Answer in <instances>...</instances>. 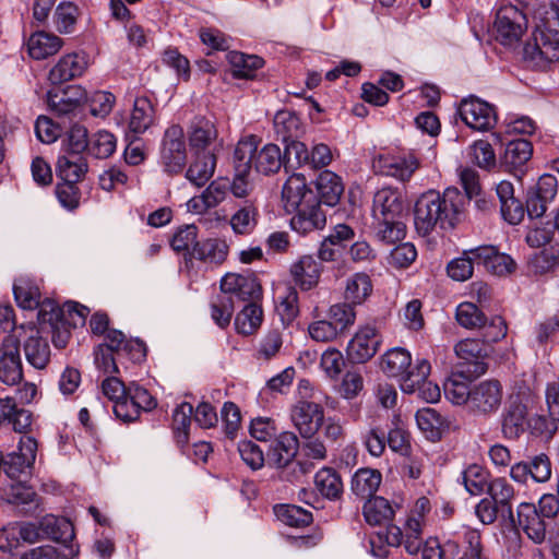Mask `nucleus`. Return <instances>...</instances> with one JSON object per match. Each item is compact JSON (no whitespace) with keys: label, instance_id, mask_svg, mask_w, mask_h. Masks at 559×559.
<instances>
[{"label":"nucleus","instance_id":"7","mask_svg":"<svg viewBox=\"0 0 559 559\" xmlns=\"http://www.w3.org/2000/svg\"><path fill=\"white\" fill-rule=\"evenodd\" d=\"M503 399V388L498 380H484L472 385L468 412L488 417L498 412Z\"/></svg>","mask_w":559,"mask_h":559},{"label":"nucleus","instance_id":"27","mask_svg":"<svg viewBox=\"0 0 559 559\" xmlns=\"http://www.w3.org/2000/svg\"><path fill=\"white\" fill-rule=\"evenodd\" d=\"M87 67L86 60L79 53L63 56L50 70L48 79L51 84L58 85L83 74Z\"/></svg>","mask_w":559,"mask_h":559},{"label":"nucleus","instance_id":"53","mask_svg":"<svg viewBox=\"0 0 559 559\" xmlns=\"http://www.w3.org/2000/svg\"><path fill=\"white\" fill-rule=\"evenodd\" d=\"M116 147V136L106 130H100L90 139L88 154L104 159L110 157L115 153Z\"/></svg>","mask_w":559,"mask_h":559},{"label":"nucleus","instance_id":"44","mask_svg":"<svg viewBox=\"0 0 559 559\" xmlns=\"http://www.w3.org/2000/svg\"><path fill=\"white\" fill-rule=\"evenodd\" d=\"M100 346L116 352L118 356L121 355V352H130L134 360H141L145 357L144 344L140 341L126 342L124 334L118 330L107 331L106 343Z\"/></svg>","mask_w":559,"mask_h":559},{"label":"nucleus","instance_id":"61","mask_svg":"<svg viewBox=\"0 0 559 559\" xmlns=\"http://www.w3.org/2000/svg\"><path fill=\"white\" fill-rule=\"evenodd\" d=\"M285 143V152L283 154L285 164L296 167L302 164H308L310 154L307 146L296 140V138L289 139Z\"/></svg>","mask_w":559,"mask_h":559},{"label":"nucleus","instance_id":"13","mask_svg":"<svg viewBox=\"0 0 559 559\" xmlns=\"http://www.w3.org/2000/svg\"><path fill=\"white\" fill-rule=\"evenodd\" d=\"M523 530L527 537L535 544H543L551 522L537 512V507L531 502H521L516 509V521L513 523Z\"/></svg>","mask_w":559,"mask_h":559},{"label":"nucleus","instance_id":"17","mask_svg":"<svg viewBox=\"0 0 559 559\" xmlns=\"http://www.w3.org/2000/svg\"><path fill=\"white\" fill-rule=\"evenodd\" d=\"M527 406L521 394L509 396L501 415V431L510 440L519 439L527 426Z\"/></svg>","mask_w":559,"mask_h":559},{"label":"nucleus","instance_id":"45","mask_svg":"<svg viewBox=\"0 0 559 559\" xmlns=\"http://www.w3.org/2000/svg\"><path fill=\"white\" fill-rule=\"evenodd\" d=\"M154 114V107L148 98H136L130 118V130L135 134L145 132L153 124Z\"/></svg>","mask_w":559,"mask_h":559},{"label":"nucleus","instance_id":"26","mask_svg":"<svg viewBox=\"0 0 559 559\" xmlns=\"http://www.w3.org/2000/svg\"><path fill=\"white\" fill-rule=\"evenodd\" d=\"M418 160L409 156H380L377 162L378 171L401 181L408 180L418 168Z\"/></svg>","mask_w":559,"mask_h":559},{"label":"nucleus","instance_id":"57","mask_svg":"<svg viewBox=\"0 0 559 559\" xmlns=\"http://www.w3.org/2000/svg\"><path fill=\"white\" fill-rule=\"evenodd\" d=\"M228 225L239 235L248 234L255 225V209L252 205H246L234 213Z\"/></svg>","mask_w":559,"mask_h":559},{"label":"nucleus","instance_id":"16","mask_svg":"<svg viewBox=\"0 0 559 559\" xmlns=\"http://www.w3.org/2000/svg\"><path fill=\"white\" fill-rule=\"evenodd\" d=\"M290 418L300 436L311 439L323 425L324 412L320 404L301 400L293 406Z\"/></svg>","mask_w":559,"mask_h":559},{"label":"nucleus","instance_id":"34","mask_svg":"<svg viewBox=\"0 0 559 559\" xmlns=\"http://www.w3.org/2000/svg\"><path fill=\"white\" fill-rule=\"evenodd\" d=\"M56 168L62 181L78 183L87 173L88 165L82 155L66 153L59 156Z\"/></svg>","mask_w":559,"mask_h":559},{"label":"nucleus","instance_id":"56","mask_svg":"<svg viewBox=\"0 0 559 559\" xmlns=\"http://www.w3.org/2000/svg\"><path fill=\"white\" fill-rule=\"evenodd\" d=\"M192 412V405L187 402L181 403L174 411L173 428L177 435V440L179 443L188 442L189 436L187 429L190 426Z\"/></svg>","mask_w":559,"mask_h":559},{"label":"nucleus","instance_id":"42","mask_svg":"<svg viewBox=\"0 0 559 559\" xmlns=\"http://www.w3.org/2000/svg\"><path fill=\"white\" fill-rule=\"evenodd\" d=\"M365 520L370 525L389 523L394 516V509L383 497L368 499L362 508Z\"/></svg>","mask_w":559,"mask_h":559},{"label":"nucleus","instance_id":"49","mask_svg":"<svg viewBox=\"0 0 559 559\" xmlns=\"http://www.w3.org/2000/svg\"><path fill=\"white\" fill-rule=\"evenodd\" d=\"M326 319L336 328L343 336L355 323L356 311L348 302H340L331 306L326 312Z\"/></svg>","mask_w":559,"mask_h":559},{"label":"nucleus","instance_id":"2","mask_svg":"<svg viewBox=\"0 0 559 559\" xmlns=\"http://www.w3.org/2000/svg\"><path fill=\"white\" fill-rule=\"evenodd\" d=\"M259 141L255 135H247L238 143L234 152L235 170L240 175H249L253 168L262 175L277 173L285 164L281 148L276 144H265L258 151Z\"/></svg>","mask_w":559,"mask_h":559},{"label":"nucleus","instance_id":"41","mask_svg":"<svg viewBox=\"0 0 559 559\" xmlns=\"http://www.w3.org/2000/svg\"><path fill=\"white\" fill-rule=\"evenodd\" d=\"M61 46V38L45 32L33 34L27 43L29 56L36 60L46 59L57 53Z\"/></svg>","mask_w":559,"mask_h":559},{"label":"nucleus","instance_id":"1","mask_svg":"<svg viewBox=\"0 0 559 559\" xmlns=\"http://www.w3.org/2000/svg\"><path fill=\"white\" fill-rule=\"evenodd\" d=\"M464 204V197L457 188H447L443 193L429 190L415 203V228L421 236H427L436 227L453 228Z\"/></svg>","mask_w":559,"mask_h":559},{"label":"nucleus","instance_id":"40","mask_svg":"<svg viewBox=\"0 0 559 559\" xmlns=\"http://www.w3.org/2000/svg\"><path fill=\"white\" fill-rule=\"evenodd\" d=\"M189 145L192 156L209 157L210 121L206 117H195L190 126Z\"/></svg>","mask_w":559,"mask_h":559},{"label":"nucleus","instance_id":"50","mask_svg":"<svg viewBox=\"0 0 559 559\" xmlns=\"http://www.w3.org/2000/svg\"><path fill=\"white\" fill-rule=\"evenodd\" d=\"M418 428L426 433L430 440H437L441 436V428L444 425L443 417L431 407H424L416 413Z\"/></svg>","mask_w":559,"mask_h":559},{"label":"nucleus","instance_id":"47","mask_svg":"<svg viewBox=\"0 0 559 559\" xmlns=\"http://www.w3.org/2000/svg\"><path fill=\"white\" fill-rule=\"evenodd\" d=\"M316 488L328 499H337L343 492L340 475L330 467L321 468L314 476Z\"/></svg>","mask_w":559,"mask_h":559},{"label":"nucleus","instance_id":"36","mask_svg":"<svg viewBox=\"0 0 559 559\" xmlns=\"http://www.w3.org/2000/svg\"><path fill=\"white\" fill-rule=\"evenodd\" d=\"M533 153L532 143L525 139L510 141L502 156V164L509 171H521L522 167L531 159Z\"/></svg>","mask_w":559,"mask_h":559},{"label":"nucleus","instance_id":"37","mask_svg":"<svg viewBox=\"0 0 559 559\" xmlns=\"http://www.w3.org/2000/svg\"><path fill=\"white\" fill-rule=\"evenodd\" d=\"M1 498L8 503L22 506L25 512H32L38 507L36 492L24 483H15L3 487Z\"/></svg>","mask_w":559,"mask_h":559},{"label":"nucleus","instance_id":"21","mask_svg":"<svg viewBox=\"0 0 559 559\" xmlns=\"http://www.w3.org/2000/svg\"><path fill=\"white\" fill-rule=\"evenodd\" d=\"M20 330L26 335L24 341V355L27 362L36 369L45 368L50 359L48 342L40 335L36 326L21 325Z\"/></svg>","mask_w":559,"mask_h":559},{"label":"nucleus","instance_id":"22","mask_svg":"<svg viewBox=\"0 0 559 559\" xmlns=\"http://www.w3.org/2000/svg\"><path fill=\"white\" fill-rule=\"evenodd\" d=\"M473 257L478 259V264L495 275H506L514 270L515 263L512 258L501 253L493 246H479L471 249Z\"/></svg>","mask_w":559,"mask_h":559},{"label":"nucleus","instance_id":"12","mask_svg":"<svg viewBox=\"0 0 559 559\" xmlns=\"http://www.w3.org/2000/svg\"><path fill=\"white\" fill-rule=\"evenodd\" d=\"M510 477L522 485H526L528 479L538 484L547 483L551 477V461L545 453L528 456L511 466Z\"/></svg>","mask_w":559,"mask_h":559},{"label":"nucleus","instance_id":"63","mask_svg":"<svg viewBox=\"0 0 559 559\" xmlns=\"http://www.w3.org/2000/svg\"><path fill=\"white\" fill-rule=\"evenodd\" d=\"M471 155L477 166L489 169L496 166V154L491 144L485 140H478L469 147Z\"/></svg>","mask_w":559,"mask_h":559},{"label":"nucleus","instance_id":"24","mask_svg":"<svg viewBox=\"0 0 559 559\" xmlns=\"http://www.w3.org/2000/svg\"><path fill=\"white\" fill-rule=\"evenodd\" d=\"M496 193L500 202L502 218L510 225L520 224L525 215L522 202L514 197V187L510 181H501L496 187Z\"/></svg>","mask_w":559,"mask_h":559},{"label":"nucleus","instance_id":"20","mask_svg":"<svg viewBox=\"0 0 559 559\" xmlns=\"http://www.w3.org/2000/svg\"><path fill=\"white\" fill-rule=\"evenodd\" d=\"M37 441L29 436H23L19 442V452H13L3 457V472L11 478H17L21 474L31 469L36 460Z\"/></svg>","mask_w":559,"mask_h":559},{"label":"nucleus","instance_id":"4","mask_svg":"<svg viewBox=\"0 0 559 559\" xmlns=\"http://www.w3.org/2000/svg\"><path fill=\"white\" fill-rule=\"evenodd\" d=\"M523 56L537 68L559 59V8L552 7L546 12L533 39L524 45Z\"/></svg>","mask_w":559,"mask_h":559},{"label":"nucleus","instance_id":"58","mask_svg":"<svg viewBox=\"0 0 559 559\" xmlns=\"http://www.w3.org/2000/svg\"><path fill=\"white\" fill-rule=\"evenodd\" d=\"M378 223L377 236L381 241L393 245L405 237V224L399 218L380 219Z\"/></svg>","mask_w":559,"mask_h":559},{"label":"nucleus","instance_id":"43","mask_svg":"<svg viewBox=\"0 0 559 559\" xmlns=\"http://www.w3.org/2000/svg\"><path fill=\"white\" fill-rule=\"evenodd\" d=\"M263 321L261 306L253 301L247 304L235 319V328L242 335H251L257 332Z\"/></svg>","mask_w":559,"mask_h":559},{"label":"nucleus","instance_id":"60","mask_svg":"<svg viewBox=\"0 0 559 559\" xmlns=\"http://www.w3.org/2000/svg\"><path fill=\"white\" fill-rule=\"evenodd\" d=\"M456 320L466 329H476L485 322V314L472 302H463L456 309Z\"/></svg>","mask_w":559,"mask_h":559},{"label":"nucleus","instance_id":"6","mask_svg":"<svg viewBox=\"0 0 559 559\" xmlns=\"http://www.w3.org/2000/svg\"><path fill=\"white\" fill-rule=\"evenodd\" d=\"M299 440L294 432L283 431L270 445L267 451L269 465L281 469V478L287 481H295L301 475L310 472L311 465L307 462L296 461Z\"/></svg>","mask_w":559,"mask_h":559},{"label":"nucleus","instance_id":"62","mask_svg":"<svg viewBox=\"0 0 559 559\" xmlns=\"http://www.w3.org/2000/svg\"><path fill=\"white\" fill-rule=\"evenodd\" d=\"M362 442L370 455L379 457L386 447V431L380 427H370L362 436Z\"/></svg>","mask_w":559,"mask_h":559},{"label":"nucleus","instance_id":"10","mask_svg":"<svg viewBox=\"0 0 559 559\" xmlns=\"http://www.w3.org/2000/svg\"><path fill=\"white\" fill-rule=\"evenodd\" d=\"M430 364L426 359H418L415 369L401 381V390L404 393L413 394L418 392L420 399L428 403H436L441 396L440 388L428 380Z\"/></svg>","mask_w":559,"mask_h":559},{"label":"nucleus","instance_id":"54","mask_svg":"<svg viewBox=\"0 0 559 559\" xmlns=\"http://www.w3.org/2000/svg\"><path fill=\"white\" fill-rule=\"evenodd\" d=\"M471 249L465 250L462 257L453 259L449 262L447 266L448 275L459 282H464L472 277L474 272V266L478 264V259L472 255Z\"/></svg>","mask_w":559,"mask_h":559},{"label":"nucleus","instance_id":"8","mask_svg":"<svg viewBox=\"0 0 559 559\" xmlns=\"http://www.w3.org/2000/svg\"><path fill=\"white\" fill-rule=\"evenodd\" d=\"M525 28L526 17L515 7L507 5L497 11L493 33L501 45L512 47L518 44Z\"/></svg>","mask_w":559,"mask_h":559},{"label":"nucleus","instance_id":"39","mask_svg":"<svg viewBox=\"0 0 559 559\" xmlns=\"http://www.w3.org/2000/svg\"><path fill=\"white\" fill-rule=\"evenodd\" d=\"M317 190L320 202L334 206L344 192V186L341 177L333 171L324 170L317 178Z\"/></svg>","mask_w":559,"mask_h":559},{"label":"nucleus","instance_id":"19","mask_svg":"<svg viewBox=\"0 0 559 559\" xmlns=\"http://www.w3.org/2000/svg\"><path fill=\"white\" fill-rule=\"evenodd\" d=\"M420 535V521L416 518H409L406 521L404 531L396 525L390 524L386 526L383 537L389 546L399 547L404 545L405 550L409 555H417L424 545Z\"/></svg>","mask_w":559,"mask_h":559},{"label":"nucleus","instance_id":"52","mask_svg":"<svg viewBox=\"0 0 559 559\" xmlns=\"http://www.w3.org/2000/svg\"><path fill=\"white\" fill-rule=\"evenodd\" d=\"M274 128L282 141L288 142L289 139L298 136L300 132V119L294 112L280 110L274 117Z\"/></svg>","mask_w":559,"mask_h":559},{"label":"nucleus","instance_id":"51","mask_svg":"<svg viewBox=\"0 0 559 559\" xmlns=\"http://www.w3.org/2000/svg\"><path fill=\"white\" fill-rule=\"evenodd\" d=\"M274 511L276 516L288 526L302 527L312 522L311 512L295 504L276 506Z\"/></svg>","mask_w":559,"mask_h":559},{"label":"nucleus","instance_id":"33","mask_svg":"<svg viewBox=\"0 0 559 559\" xmlns=\"http://www.w3.org/2000/svg\"><path fill=\"white\" fill-rule=\"evenodd\" d=\"M282 197L287 209H296L316 201L312 190L307 188L306 178L299 174H295L286 180Z\"/></svg>","mask_w":559,"mask_h":559},{"label":"nucleus","instance_id":"25","mask_svg":"<svg viewBox=\"0 0 559 559\" xmlns=\"http://www.w3.org/2000/svg\"><path fill=\"white\" fill-rule=\"evenodd\" d=\"M295 210L297 213L292 217L290 225L297 233L305 235L325 226L326 217L318 202L313 201Z\"/></svg>","mask_w":559,"mask_h":559},{"label":"nucleus","instance_id":"64","mask_svg":"<svg viewBox=\"0 0 559 559\" xmlns=\"http://www.w3.org/2000/svg\"><path fill=\"white\" fill-rule=\"evenodd\" d=\"M308 332L313 341L322 343L333 342L342 336L326 317L310 323Z\"/></svg>","mask_w":559,"mask_h":559},{"label":"nucleus","instance_id":"23","mask_svg":"<svg viewBox=\"0 0 559 559\" xmlns=\"http://www.w3.org/2000/svg\"><path fill=\"white\" fill-rule=\"evenodd\" d=\"M404 211V203L399 191L383 188L376 192L372 204L374 219L399 218Z\"/></svg>","mask_w":559,"mask_h":559},{"label":"nucleus","instance_id":"14","mask_svg":"<svg viewBox=\"0 0 559 559\" xmlns=\"http://www.w3.org/2000/svg\"><path fill=\"white\" fill-rule=\"evenodd\" d=\"M22 377L20 335L9 334L0 347V380L8 385H14Z\"/></svg>","mask_w":559,"mask_h":559},{"label":"nucleus","instance_id":"55","mask_svg":"<svg viewBox=\"0 0 559 559\" xmlns=\"http://www.w3.org/2000/svg\"><path fill=\"white\" fill-rule=\"evenodd\" d=\"M454 350L459 358L466 362H475V372L478 374L485 373V365L483 362H478V359L481 357L484 352L483 345L479 341L472 338L463 340L455 345Z\"/></svg>","mask_w":559,"mask_h":559},{"label":"nucleus","instance_id":"48","mask_svg":"<svg viewBox=\"0 0 559 559\" xmlns=\"http://www.w3.org/2000/svg\"><path fill=\"white\" fill-rule=\"evenodd\" d=\"M462 483L471 495H481L489 486V473L478 464H471L462 472Z\"/></svg>","mask_w":559,"mask_h":559},{"label":"nucleus","instance_id":"15","mask_svg":"<svg viewBox=\"0 0 559 559\" xmlns=\"http://www.w3.org/2000/svg\"><path fill=\"white\" fill-rule=\"evenodd\" d=\"M558 181L552 175L545 174L539 177L537 183L527 190L526 212L530 218L542 217L547 211L548 204L557 195Z\"/></svg>","mask_w":559,"mask_h":559},{"label":"nucleus","instance_id":"28","mask_svg":"<svg viewBox=\"0 0 559 559\" xmlns=\"http://www.w3.org/2000/svg\"><path fill=\"white\" fill-rule=\"evenodd\" d=\"M226 59L230 64L229 74L235 80H253L257 71L264 64V60L257 55H246L239 51H228Z\"/></svg>","mask_w":559,"mask_h":559},{"label":"nucleus","instance_id":"18","mask_svg":"<svg viewBox=\"0 0 559 559\" xmlns=\"http://www.w3.org/2000/svg\"><path fill=\"white\" fill-rule=\"evenodd\" d=\"M382 338L372 325L360 328L347 346V357L353 364H365L379 350Z\"/></svg>","mask_w":559,"mask_h":559},{"label":"nucleus","instance_id":"32","mask_svg":"<svg viewBox=\"0 0 559 559\" xmlns=\"http://www.w3.org/2000/svg\"><path fill=\"white\" fill-rule=\"evenodd\" d=\"M381 369L389 377L404 380L413 370L412 356L404 348L396 347L388 350L381 358Z\"/></svg>","mask_w":559,"mask_h":559},{"label":"nucleus","instance_id":"38","mask_svg":"<svg viewBox=\"0 0 559 559\" xmlns=\"http://www.w3.org/2000/svg\"><path fill=\"white\" fill-rule=\"evenodd\" d=\"M382 481V475L378 469L359 468L350 481L352 491L360 498H371L379 489Z\"/></svg>","mask_w":559,"mask_h":559},{"label":"nucleus","instance_id":"30","mask_svg":"<svg viewBox=\"0 0 559 559\" xmlns=\"http://www.w3.org/2000/svg\"><path fill=\"white\" fill-rule=\"evenodd\" d=\"M84 97L85 92L80 86H70L60 93L49 91L47 93V104L50 110L58 116H67L78 109Z\"/></svg>","mask_w":559,"mask_h":559},{"label":"nucleus","instance_id":"46","mask_svg":"<svg viewBox=\"0 0 559 559\" xmlns=\"http://www.w3.org/2000/svg\"><path fill=\"white\" fill-rule=\"evenodd\" d=\"M372 284L369 275L359 272L347 280L344 297L353 307L362 304L371 294Z\"/></svg>","mask_w":559,"mask_h":559},{"label":"nucleus","instance_id":"31","mask_svg":"<svg viewBox=\"0 0 559 559\" xmlns=\"http://www.w3.org/2000/svg\"><path fill=\"white\" fill-rule=\"evenodd\" d=\"M486 491L489 498L500 508V516L515 523L512 500L514 499V488L504 477H498L489 483Z\"/></svg>","mask_w":559,"mask_h":559},{"label":"nucleus","instance_id":"9","mask_svg":"<svg viewBox=\"0 0 559 559\" xmlns=\"http://www.w3.org/2000/svg\"><path fill=\"white\" fill-rule=\"evenodd\" d=\"M185 133L180 126H170L164 134L160 158L165 170L178 174L186 164Z\"/></svg>","mask_w":559,"mask_h":559},{"label":"nucleus","instance_id":"3","mask_svg":"<svg viewBox=\"0 0 559 559\" xmlns=\"http://www.w3.org/2000/svg\"><path fill=\"white\" fill-rule=\"evenodd\" d=\"M221 289L228 296H225L218 305L212 306V319L222 329L230 323L234 313V297L243 301L250 300V302H258L262 297L261 284L252 274H226L221 281Z\"/></svg>","mask_w":559,"mask_h":559},{"label":"nucleus","instance_id":"11","mask_svg":"<svg viewBox=\"0 0 559 559\" xmlns=\"http://www.w3.org/2000/svg\"><path fill=\"white\" fill-rule=\"evenodd\" d=\"M459 115L466 126L477 131H487L497 122L495 107L473 96L461 102Z\"/></svg>","mask_w":559,"mask_h":559},{"label":"nucleus","instance_id":"35","mask_svg":"<svg viewBox=\"0 0 559 559\" xmlns=\"http://www.w3.org/2000/svg\"><path fill=\"white\" fill-rule=\"evenodd\" d=\"M39 523L43 539L47 538L57 543L68 544L74 538L72 523L64 518L48 514L45 515Z\"/></svg>","mask_w":559,"mask_h":559},{"label":"nucleus","instance_id":"59","mask_svg":"<svg viewBox=\"0 0 559 559\" xmlns=\"http://www.w3.org/2000/svg\"><path fill=\"white\" fill-rule=\"evenodd\" d=\"M13 292L17 305L23 309H40L45 302H40V293L38 288L29 284L14 285Z\"/></svg>","mask_w":559,"mask_h":559},{"label":"nucleus","instance_id":"5","mask_svg":"<svg viewBox=\"0 0 559 559\" xmlns=\"http://www.w3.org/2000/svg\"><path fill=\"white\" fill-rule=\"evenodd\" d=\"M88 309L79 306L76 302L68 301L59 307L52 300H45L40 310H38V321L40 324H48L52 333V343L58 348L66 347L71 326L78 325V319L84 323Z\"/></svg>","mask_w":559,"mask_h":559},{"label":"nucleus","instance_id":"29","mask_svg":"<svg viewBox=\"0 0 559 559\" xmlns=\"http://www.w3.org/2000/svg\"><path fill=\"white\" fill-rule=\"evenodd\" d=\"M322 272L320 262L312 255H302L290 266L292 277L302 290H309L319 283Z\"/></svg>","mask_w":559,"mask_h":559}]
</instances>
